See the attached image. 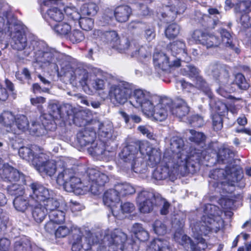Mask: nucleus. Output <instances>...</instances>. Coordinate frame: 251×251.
Segmentation results:
<instances>
[{
	"mask_svg": "<svg viewBox=\"0 0 251 251\" xmlns=\"http://www.w3.org/2000/svg\"><path fill=\"white\" fill-rule=\"evenodd\" d=\"M29 48L34 51L36 61L49 65L55 61V51L40 42L32 40Z\"/></svg>",
	"mask_w": 251,
	"mask_h": 251,
	"instance_id": "obj_8",
	"label": "nucleus"
},
{
	"mask_svg": "<svg viewBox=\"0 0 251 251\" xmlns=\"http://www.w3.org/2000/svg\"><path fill=\"white\" fill-rule=\"evenodd\" d=\"M64 12L69 21H79L81 17L80 13L74 7H67L64 9Z\"/></svg>",
	"mask_w": 251,
	"mask_h": 251,
	"instance_id": "obj_51",
	"label": "nucleus"
},
{
	"mask_svg": "<svg viewBox=\"0 0 251 251\" xmlns=\"http://www.w3.org/2000/svg\"><path fill=\"white\" fill-rule=\"evenodd\" d=\"M153 63L155 65L162 70H166L168 69L169 66V58L166 54L162 52H157L153 54Z\"/></svg>",
	"mask_w": 251,
	"mask_h": 251,
	"instance_id": "obj_26",
	"label": "nucleus"
},
{
	"mask_svg": "<svg viewBox=\"0 0 251 251\" xmlns=\"http://www.w3.org/2000/svg\"><path fill=\"white\" fill-rule=\"evenodd\" d=\"M243 171L241 168L237 165L233 164L232 166H226L225 171L223 169L217 168L211 171L209 177L217 181L226 179V177L230 176L232 179H227V183L231 186L235 185V183L240 181L243 177Z\"/></svg>",
	"mask_w": 251,
	"mask_h": 251,
	"instance_id": "obj_6",
	"label": "nucleus"
},
{
	"mask_svg": "<svg viewBox=\"0 0 251 251\" xmlns=\"http://www.w3.org/2000/svg\"><path fill=\"white\" fill-rule=\"evenodd\" d=\"M88 183L84 185L80 179L74 176L70 169H65L60 173L56 178V182L63 186L66 189L72 191L78 195H83L88 191L91 192L94 190V183L99 176V171L96 169H88L87 172Z\"/></svg>",
	"mask_w": 251,
	"mask_h": 251,
	"instance_id": "obj_2",
	"label": "nucleus"
},
{
	"mask_svg": "<svg viewBox=\"0 0 251 251\" xmlns=\"http://www.w3.org/2000/svg\"><path fill=\"white\" fill-rule=\"evenodd\" d=\"M0 176L4 181L10 183L20 181L21 178L24 177V175L8 164H4L0 170Z\"/></svg>",
	"mask_w": 251,
	"mask_h": 251,
	"instance_id": "obj_14",
	"label": "nucleus"
},
{
	"mask_svg": "<svg viewBox=\"0 0 251 251\" xmlns=\"http://www.w3.org/2000/svg\"><path fill=\"white\" fill-rule=\"evenodd\" d=\"M106 41L112 44V46L119 48L120 46V39L117 32L114 30L106 31L104 32Z\"/></svg>",
	"mask_w": 251,
	"mask_h": 251,
	"instance_id": "obj_46",
	"label": "nucleus"
},
{
	"mask_svg": "<svg viewBox=\"0 0 251 251\" xmlns=\"http://www.w3.org/2000/svg\"><path fill=\"white\" fill-rule=\"evenodd\" d=\"M15 122L18 130L21 131L22 132H25L28 129L29 126V123L27 118L24 115H20L17 116V118H15Z\"/></svg>",
	"mask_w": 251,
	"mask_h": 251,
	"instance_id": "obj_45",
	"label": "nucleus"
},
{
	"mask_svg": "<svg viewBox=\"0 0 251 251\" xmlns=\"http://www.w3.org/2000/svg\"><path fill=\"white\" fill-rule=\"evenodd\" d=\"M84 113L80 112L75 115L73 117V123L77 126L86 127V126L88 125L91 121L84 118Z\"/></svg>",
	"mask_w": 251,
	"mask_h": 251,
	"instance_id": "obj_54",
	"label": "nucleus"
},
{
	"mask_svg": "<svg viewBox=\"0 0 251 251\" xmlns=\"http://www.w3.org/2000/svg\"><path fill=\"white\" fill-rule=\"evenodd\" d=\"M207 247V245L205 243V240L202 238L200 242L197 243H194L192 240H190V249L191 251H204Z\"/></svg>",
	"mask_w": 251,
	"mask_h": 251,
	"instance_id": "obj_62",
	"label": "nucleus"
},
{
	"mask_svg": "<svg viewBox=\"0 0 251 251\" xmlns=\"http://www.w3.org/2000/svg\"><path fill=\"white\" fill-rule=\"evenodd\" d=\"M175 160L176 168L182 167L189 173L196 171L197 165H199L205 158V151L202 149L192 148L186 154L187 151L185 148L184 141L182 138L176 137L170 143V151Z\"/></svg>",
	"mask_w": 251,
	"mask_h": 251,
	"instance_id": "obj_1",
	"label": "nucleus"
},
{
	"mask_svg": "<svg viewBox=\"0 0 251 251\" xmlns=\"http://www.w3.org/2000/svg\"><path fill=\"white\" fill-rule=\"evenodd\" d=\"M108 180V176L106 175L99 172V176H97V178L94 183V190L92 193H96L95 190H98L99 187L104 186Z\"/></svg>",
	"mask_w": 251,
	"mask_h": 251,
	"instance_id": "obj_58",
	"label": "nucleus"
},
{
	"mask_svg": "<svg viewBox=\"0 0 251 251\" xmlns=\"http://www.w3.org/2000/svg\"><path fill=\"white\" fill-rule=\"evenodd\" d=\"M131 104L135 107H141L144 113L153 103L149 92L141 89H132Z\"/></svg>",
	"mask_w": 251,
	"mask_h": 251,
	"instance_id": "obj_10",
	"label": "nucleus"
},
{
	"mask_svg": "<svg viewBox=\"0 0 251 251\" xmlns=\"http://www.w3.org/2000/svg\"><path fill=\"white\" fill-rule=\"evenodd\" d=\"M138 198L141 201L139 203V210L141 213H150L153 210L154 206H158L157 197L152 192L142 190L139 193Z\"/></svg>",
	"mask_w": 251,
	"mask_h": 251,
	"instance_id": "obj_12",
	"label": "nucleus"
},
{
	"mask_svg": "<svg viewBox=\"0 0 251 251\" xmlns=\"http://www.w3.org/2000/svg\"><path fill=\"white\" fill-rule=\"evenodd\" d=\"M157 202H159L160 203L158 204V205L159 204H161L162 202H163V205L161 207L160 213L162 215H167L169 212V208L170 207V203L167 201L165 199L159 198L158 197H157Z\"/></svg>",
	"mask_w": 251,
	"mask_h": 251,
	"instance_id": "obj_63",
	"label": "nucleus"
},
{
	"mask_svg": "<svg viewBox=\"0 0 251 251\" xmlns=\"http://www.w3.org/2000/svg\"><path fill=\"white\" fill-rule=\"evenodd\" d=\"M78 143L81 147H85L94 142L96 139V132L93 127H85L80 130L76 134Z\"/></svg>",
	"mask_w": 251,
	"mask_h": 251,
	"instance_id": "obj_15",
	"label": "nucleus"
},
{
	"mask_svg": "<svg viewBox=\"0 0 251 251\" xmlns=\"http://www.w3.org/2000/svg\"><path fill=\"white\" fill-rule=\"evenodd\" d=\"M47 16L51 20L59 22L63 20L64 15L62 11L57 7H52L47 11Z\"/></svg>",
	"mask_w": 251,
	"mask_h": 251,
	"instance_id": "obj_47",
	"label": "nucleus"
},
{
	"mask_svg": "<svg viewBox=\"0 0 251 251\" xmlns=\"http://www.w3.org/2000/svg\"><path fill=\"white\" fill-rule=\"evenodd\" d=\"M220 44L221 40L219 37L208 33L204 40L202 46L208 49L216 48Z\"/></svg>",
	"mask_w": 251,
	"mask_h": 251,
	"instance_id": "obj_44",
	"label": "nucleus"
},
{
	"mask_svg": "<svg viewBox=\"0 0 251 251\" xmlns=\"http://www.w3.org/2000/svg\"><path fill=\"white\" fill-rule=\"evenodd\" d=\"M185 48V43L182 40H177L170 42L166 47L168 51H170L173 56L178 55L180 52Z\"/></svg>",
	"mask_w": 251,
	"mask_h": 251,
	"instance_id": "obj_33",
	"label": "nucleus"
},
{
	"mask_svg": "<svg viewBox=\"0 0 251 251\" xmlns=\"http://www.w3.org/2000/svg\"><path fill=\"white\" fill-rule=\"evenodd\" d=\"M150 249L151 251H172L169 242L159 238L154 239L151 242Z\"/></svg>",
	"mask_w": 251,
	"mask_h": 251,
	"instance_id": "obj_27",
	"label": "nucleus"
},
{
	"mask_svg": "<svg viewBox=\"0 0 251 251\" xmlns=\"http://www.w3.org/2000/svg\"><path fill=\"white\" fill-rule=\"evenodd\" d=\"M208 33L201 29H196L192 35V38L196 44L202 45Z\"/></svg>",
	"mask_w": 251,
	"mask_h": 251,
	"instance_id": "obj_56",
	"label": "nucleus"
},
{
	"mask_svg": "<svg viewBox=\"0 0 251 251\" xmlns=\"http://www.w3.org/2000/svg\"><path fill=\"white\" fill-rule=\"evenodd\" d=\"M14 38L15 44L16 46V48L17 50H23L27 46L26 37H24V34L22 31L19 30L16 31Z\"/></svg>",
	"mask_w": 251,
	"mask_h": 251,
	"instance_id": "obj_42",
	"label": "nucleus"
},
{
	"mask_svg": "<svg viewBox=\"0 0 251 251\" xmlns=\"http://www.w3.org/2000/svg\"><path fill=\"white\" fill-rule=\"evenodd\" d=\"M80 27L84 30H91L94 24V20L90 18L81 17L79 20Z\"/></svg>",
	"mask_w": 251,
	"mask_h": 251,
	"instance_id": "obj_57",
	"label": "nucleus"
},
{
	"mask_svg": "<svg viewBox=\"0 0 251 251\" xmlns=\"http://www.w3.org/2000/svg\"><path fill=\"white\" fill-rule=\"evenodd\" d=\"M221 35V43L225 44L226 47L229 48L233 50L235 53L239 54L240 50L238 48L235 47L233 43V37L231 34L226 29L222 28L219 30Z\"/></svg>",
	"mask_w": 251,
	"mask_h": 251,
	"instance_id": "obj_21",
	"label": "nucleus"
},
{
	"mask_svg": "<svg viewBox=\"0 0 251 251\" xmlns=\"http://www.w3.org/2000/svg\"><path fill=\"white\" fill-rule=\"evenodd\" d=\"M145 110V115L149 117H152L156 121H162L165 120L167 116V111L164 108L155 107L153 103Z\"/></svg>",
	"mask_w": 251,
	"mask_h": 251,
	"instance_id": "obj_22",
	"label": "nucleus"
},
{
	"mask_svg": "<svg viewBox=\"0 0 251 251\" xmlns=\"http://www.w3.org/2000/svg\"><path fill=\"white\" fill-rule=\"evenodd\" d=\"M153 148L147 141H132L123 148L119 156L124 162L130 163L131 169L134 171L138 152L143 155H147Z\"/></svg>",
	"mask_w": 251,
	"mask_h": 251,
	"instance_id": "obj_3",
	"label": "nucleus"
},
{
	"mask_svg": "<svg viewBox=\"0 0 251 251\" xmlns=\"http://www.w3.org/2000/svg\"><path fill=\"white\" fill-rule=\"evenodd\" d=\"M204 122L203 117L198 114L192 115L190 119V123L194 126L201 127L204 124Z\"/></svg>",
	"mask_w": 251,
	"mask_h": 251,
	"instance_id": "obj_64",
	"label": "nucleus"
},
{
	"mask_svg": "<svg viewBox=\"0 0 251 251\" xmlns=\"http://www.w3.org/2000/svg\"><path fill=\"white\" fill-rule=\"evenodd\" d=\"M176 16L177 14L170 5L166 6L161 13L162 20L167 23L174 22L176 20Z\"/></svg>",
	"mask_w": 251,
	"mask_h": 251,
	"instance_id": "obj_48",
	"label": "nucleus"
},
{
	"mask_svg": "<svg viewBox=\"0 0 251 251\" xmlns=\"http://www.w3.org/2000/svg\"><path fill=\"white\" fill-rule=\"evenodd\" d=\"M210 105L212 109L215 112L214 113L219 114L221 116H225L228 111L227 105L219 100L212 101Z\"/></svg>",
	"mask_w": 251,
	"mask_h": 251,
	"instance_id": "obj_37",
	"label": "nucleus"
},
{
	"mask_svg": "<svg viewBox=\"0 0 251 251\" xmlns=\"http://www.w3.org/2000/svg\"><path fill=\"white\" fill-rule=\"evenodd\" d=\"M37 170L42 175L52 176L56 171V165L50 159L47 162L40 165Z\"/></svg>",
	"mask_w": 251,
	"mask_h": 251,
	"instance_id": "obj_31",
	"label": "nucleus"
},
{
	"mask_svg": "<svg viewBox=\"0 0 251 251\" xmlns=\"http://www.w3.org/2000/svg\"><path fill=\"white\" fill-rule=\"evenodd\" d=\"M36 149V146H31L30 147L23 146L20 148L18 153L22 159L32 163Z\"/></svg>",
	"mask_w": 251,
	"mask_h": 251,
	"instance_id": "obj_32",
	"label": "nucleus"
},
{
	"mask_svg": "<svg viewBox=\"0 0 251 251\" xmlns=\"http://www.w3.org/2000/svg\"><path fill=\"white\" fill-rule=\"evenodd\" d=\"M42 204L44 208L46 210L47 212L48 213L49 212V214L58 210L60 206L59 202L57 200L50 198V196L49 198L46 199L45 202H42Z\"/></svg>",
	"mask_w": 251,
	"mask_h": 251,
	"instance_id": "obj_40",
	"label": "nucleus"
},
{
	"mask_svg": "<svg viewBox=\"0 0 251 251\" xmlns=\"http://www.w3.org/2000/svg\"><path fill=\"white\" fill-rule=\"evenodd\" d=\"M52 109V115L48 114H43L40 117V120L42 125L47 131H54L57 128V125L53 119V117H59L62 119V121L65 122L63 119V114L61 112V107L56 104L51 105Z\"/></svg>",
	"mask_w": 251,
	"mask_h": 251,
	"instance_id": "obj_11",
	"label": "nucleus"
},
{
	"mask_svg": "<svg viewBox=\"0 0 251 251\" xmlns=\"http://www.w3.org/2000/svg\"><path fill=\"white\" fill-rule=\"evenodd\" d=\"M170 6L177 15L183 14L186 9V4L183 0H175Z\"/></svg>",
	"mask_w": 251,
	"mask_h": 251,
	"instance_id": "obj_59",
	"label": "nucleus"
},
{
	"mask_svg": "<svg viewBox=\"0 0 251 251\" xmlns=\"http://www.w3.org/2000/svg\"><path fill=\"white\" fill-rule=\"evenodd\" d=\"M224 117V116H221L219 114L212 113L211 114L212 126L214 131H220L223 127Z\"/></svg>",
	"mask_w": 251,
	"mask_h": 251,
	"instance_id": "obj_52",
	"label": "nucleus"
},
{
	"mask_svg": "<svg viewBox=\"0 0 251 251\" xmlns=\"http://www.w3.org/2000/svg\"><path fill=\"white\" fill-rule=\"evenodd\" d=\"M190 133L191 136L189 137V140L194 143L199 145L204 143L206 139V136L203 133L197 132L194 129H190Z\"/></svg>",
	"mask_w": 251,
	"mask_h": 251,
	"instance_id": "obj_53",
	"label": "nucleus"
},
{
	"mask_svg": "<svg viewBox=\"0 0 251 251\" xmlns=\"http://www.w3.org/2000/svg\"><path fill=\"white\" fill-rule=\"evenodd\" d=\"M29 186L32 191L30 196L38 203H42V202H45L46 199L49 198L50 196L49 190L37 182H33L30 184Z\"/></svg>",
	"mask_w": 251,
	"mask_h": 251,
	"instance_id": "obj_16",
	"label": "nucleus"
},
{
	"mask_svg": "<svg viewBox=\"0 0 251 251\" xmlns=\"http://www.w3.org/2000/svg\"><path fill=\"white\" fill-rule=\"evenodd\" d=\"M50 219L54 221L56 224H63L65 221V213L58 209L49 214Z\"/></svg>",
	"mask_w": 251,
	"mask_h": 251,
	"instance_id": "obj_50",
	"label": "nucleus"
},
{
	"mask_svg": "<svg viewBox=\"0 0 251 251\" xmlns=\"http://www.w3.org/2000/svg\"><path fill=\"white\" fill-rule=\"evenodd\" d=\"M235 156L233 151L228 148H222L218 150L217 154V161L219 164L230 163Z\"/></svg>",
	"mask_w": 251,
	"mask_h": 251,
	"instance_id": "obj_23",
	"label": "nucleus"
},
{
	"mask_svg": "<svg viewBox=\"0 0 251 251\" xmlns=\"http://www.w3.org/2000/svg\"><path fill=\"white\" fill-rule=\"evenodd\" d=\"M70 41L73 43H78L82 41L85 36L82 31L79 29H74L71 31L69 35Z\"/></svg>",
	"mask_w": 251,
	"mask_h": 251,
	"instance_id": "obj_55",
	"label": "nucleus"
},
{
	"mask_svg": "<svg viewBox=\"0 0 251 251\" xmlns=\"http://www.w3.org/2000/svg\"><path fill=\"white\" fill-rule=\"evenodd\" d=\"M116 191L119 193L121 197L127 195H132L135 193V188L127 183H118L115 185Z\"/></svg>",
	"mask_w": 251,
	"mask_h": 251,
	"instance_id": "obj_38",
	"label": "nucleus"
},
{
	"mask_svg": "<svg viewBox=\"0 0 251 251\" xmlns=\"http://www.w3.org/2000/svg\"><path fill=\"white\" fill-rule=\"evenodd\" d=\"M49 160H50V156L47 153L43 151L35 152L32 164L37 170L40 165L47 162Z\"/></svg>",
	"mask_w": 251,
	"mask_h": 251,
	"instance_id": "obj_43",
	"label": "nucleus"
},
{
	"mask_svg": "<svg viewBox=\"0 0 251 251\" xmlns=\"http://www.w3.org/2000/svg\"><path fill=\"white\" fill-rule=\"evenodd\" d=\"M249 0H237L235 5V10L241 14L240 23L242 26L245 28L251 27V13L249 9Z\"/></svg>",
	"mask_w": 251,
	"mask_h": 251,
	"instance_id": "obj_13",
	"label": "nucleus"
},
{
	"mask_svg": "<svg viewBox=\"0 0 251 251\" xmlns=\"http://www.w3.org/2000/svg\"><path fill=\"white\" fill-rule=\"evenodd\" d=\"M13 251H32L30 240L26 237L16 240L14 243Z\"/></svg>",
	"mask_w": 251,
	"mask_h": 251,
	"instance_id": "obj_30",
	"label": "nucleus"
},
{
	"mask_svg": "<svg viewBox=\"0 0 251 251\" xmlns=\"http://www.w3.org/2000/svg\"><path fill=\"white\" fill-rule=\"evenodd\" d=\"M180 27L176 23L169 24L165 28L164 34L165 37L169 40H171L176 38L180 33Z\"/></svg>",
	"mask_w": 251,
	"mask_h": 251,
	"instance_id": "obj_35",
	"label": "nucleus"
},
{
	"mask_svg": "<svg viewBox=\"0 0 251 251\" xmlns=\"http://www.w3.org/2000/svg\"><path fill=\"white\" fill-rule=\"evenodd\" d=\"M132 94L131 84L122 81L111 85L108 96L111 101L117 105H123L131 98Z\"/></svg>",
	"mask_w": 251,
	"mask_h": 251,
	"instance_id": "obj_5",
	"label": "nucleus"
},
{
	"mask_svg": "<svg viewBox=\"0 0 251 251\" xmlns=\"http://www.w3.org/2000/svg\"><path fill=\"white\" fill-rule=\"evenodd\" d=\"M14 115L11 112L4 111L0 114V124L7 133L19 134L14 126Z\"/></svg>",
	"mask_w": 251,
	"mask_h": 251,
	"instance_id": "obj_17",
	"label": "nucleus"
},
{
	"mask_svg": "<svg viewBox=\"0 0 251 251\" xmlns=\"http://www.w3.org/2000/svg\"><path fill=\"white\" fill-rule=\"evenodd\" d=\"M135 237L140 242H146L150 237L149 232L145 230L141 224L135 223L132 227Z\"/></svg>",
	"mask_w": 251,
	"mask_h": 251,
	"instance_id": "obj_29",
	"label": "nucleus"
},
{
	"mask_svg": "<svg viewBox=\"0 0 251 251\" xmlns=\"http://www.w3.org/2000/svg\"><path fill=\"white\" fill-rule=\"evenodd\" d=\"M154 232L158 235H164L166 233L167 227L160 220H156L153 224Z\"/></svg>",
	"mask_w": 251,
	"mask_h": 251,
	"instance_id": "obj_60",
	"label": "nucleus"
},
{
	"mask_svg": "<svg viewBox=\"0 0 251 251\" xmlns=\"http://www.w3.org/2000/svg\"><path fill=\"white\" fill-rule=\"evenodd\" d=\"M13 203L15 208L22 212H24L30 205L29 200L22 195L16 197Z\"/></svg>",
	"mask_w": 251,
	"mask_h": 251,
	"instance_id": "obj_36",
	"label": "nucleus"
},
{
	"mask_svg": "<svg viewBox=\"0 0 251 251\" xmlns=\"http://www.w3.org/2000/svg\"><path fill=\"white\" fill-rule=\"evenodd\" d=\"M135 40L126 38L124 44H121L119 48L123 51L130 55L131 57H137L140 55V51L142 48Z\"/></svg>",
	"mask_w": 251,
	"mask_h": 251,
	"instance_id": "obj_18",
	"label": "nucleus"
},
{
	"mask_svg": "<svg viewBox=\"0 0 251 251\" xmlns=\"http://www.w3.org/2000/svg\"><path fill=\"white\" fill-rule=\"evenodd\" d=\"M170 109L171 112L173 115L179 118H182L186 116L189 112V107L187 105L186 101L182 99L177 100V102L174 106L171 107L172 101L171 103H167L166 105Z\"/></svg>",
	"mask_w": 251,
	"mask_h": 251,
	"instance_id": "obj_19",
	"label": "nucleus"
},
{
	"mask_svg": "<svg viewBox=\"0 0 251 251\" xmlns=\"http://www.w3.org/2000/svg\"><path fill=\"white\" fill-rule=\"evenodd\" d=\"M232 84L235 85L238 89L243 91L248 90L250 86V83L241 73H237L235 75Z\"/></svg>",
	"mask_w": 251,
	"mask_h": 251,
	"instance_id": "obj_34",
	"label": "nucleus"
},
{
	"mask_svg": "<svg viewBox=\"0 0 251 251\" xmlns=\"http://www.w3.org/2000/svg\"><path fill=\"white\" fill-rule=\"evenodd\" d=\"M161 155L162 153L160 149L153 148L147 155L151 165L154 167L159 163L161 159Z\"/></svg>",
	"mask_w": 251,
	"mask_h": 251,
	"instance_id": "obj_39",
	"label": "nucleus"
},
{
	"mask_svg": "<svg viewBox=\"0 0 251 251\" xmlns=\"http://www.w3.org/2000/svg\"><path fill=\"white\" fill-rule=\"evenodd\" d=\"M25 180L24 177L22 178L19 182H10L11 184L7 187V193L14 196H20L24 193V186Z\"/></svg>",
	"mask_w": 251,
	"mask_h": 251,
	"instance_id": "obj_24",
	"label": "nucleus"
},
{
	"mask_svg": "<svg viewBox=\"0 0 251 251\" xmlns=\"http://www.w3.org/2000/svg\"><path fill=\"white\" fill-rule=\"evenodd\" d=\"M72 231V229L66 226H59L55 232V236L56 238H64L69 235Z\"/></svg>",
	"mask_w": 251,
	"mask_h": 251,
	"instance_id": "obj_61",
	"label": "nucleus"
},
{
	"mask_svg": "<svg viewBox=\"0 0 251 251\" xmlns=\"http://www.w3.org/2000/svg\"><path fill=\"white\" fill-rule=\"evenodd\" d=\"M132 13V9L129 6L120 5L117 6L114 11L109 9L106 10L102 18L107 23L112 20L113 16L117 22L125 23L129 20Z\"/></svg>",
	"mask_w": 251,
	"mask_h": 251,
	"instance_id": "obj_9",
	"label": "nucleus"
},
{
	"mask_svg": "<svg viewBox=\"0 0 251 251\" xmlns=\"http://www.w3.org/2000/svg\"><path fill=\"white\" fill-rule=\"evenodd\" d=\"M212 75L220 83H227L229 78V73L225 67L216 66L212 70Z\"/></svg>",
	"mask_w": 251,
	"mask_h": 251,
	"instance_id": "obj_25",
	"label": "nucleus"
},
{
	"mask_svg": "<svg viewBox=\"0 0 251 251\" xmlns=\"http://www.w3.org/2000/svg\"><path fill=\"white\" fill-rule=\"evenodd\" d=\"M103 240L107 245L120 247L126 251H138L139 245L132 237L127 238L126 234L119 228L107 230L104 234Z\"/></svg>",
	"mask_w": 251,
	"mask_h": 251,
	"instance_id": "obj_4",
	"label": "nucleus"
},
{
	"mask_svg": "<svg viewBox=\"0 0 251 251\" xmlns=\"http://www.w3.org/2000/svg\"><path fill=\"white\" fill-rule=\"evenodd\" d=\"M170 149L164 152V158L166 162L165 165L156 168L152 173L153 177L158 180H164L168 177L170 179L177 175L179 169L176 168L175 160L174 159L172 154L169 153Z\"/></svg>",
	"mask_w": 251,
	"mask_h": 251,
	"instance_id": "obj_7",
	"label": "nucleus"
},
{
	"mask_svg": "<svg viewBox=\"0 0 251 251\" xmlns=\"http://www.w3.org/2000/svg\"><path fill=\"white\" fill-rule=\"evenodd\" d=\"M121 196L116 191V186L114 189H110L106 191L103 196V202L104 204L110 208L112 211V207L115 205L120 201Z\"/></svg>",
	"mask_w": 251,
	"mask_h": 251,
	"instance_id": "obj_20",
	"label": "nucleus"
},
{
	"mask_svg": "<svg viewBox=\"0 0 251 251\" xmlns=\"http://www.w3.org/2000/svg\"><path fill=\"white\" fill-rule=\"evenodd\" d=\"M98 10V6L96 3L92 2L84 3L81 8L82 13L88 16L95 15Z\"/></svg>",
	"mask_w": 251,
	"mask_h": 251,
	"instance_id": "obj_49",
	"label": "nucleus"
},
{
	"mask_svg": "<svg viewBox=\"0 0 251 251\" xmlns=\"http://www.w3.org/2000/svg\"><path fill=\"white\" fill-rule=\"evenodd\" d=\"M50 26L56 33L61 35H66L71 31V25L62 21L57 22L53 26L51 25Z\"/></svg>",
	"mask_w": 251,
	"mask_h": 251,
	"instance_id": "obj_41",
	"label": "nucleus"
},
{
	"mask_svg": "<svg viewBox=\"0 0 251 251\" xmlns=\"http://www.w3.org/2000/svg\"><path fill=\"white\" fill-rule=\"evenodd\" d=\"M31 213L33 219L38 223H42L48 214L42 204L38 203L33 207Z\"/></svg>",
	"mask_w": 251,
	"mask_h": 251,
	"instance_id": "obj_28",
	"label": "nucleus"
}]
</instances>
